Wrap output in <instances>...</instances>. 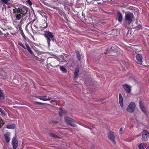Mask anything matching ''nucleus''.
Returning <instances> with one entry per match:
<instances>
[{
	"label": "nucleus",
	"mask_w": 149,
	"mask_h": 149,
	"mask_svg": "<svg viewBox=\"0 0 149 149\" xmlns=\"http://www.w3.org/2000/svg\"><path fill=\"white\" fill-rule=\"evenodd\" d=\"M13 6L14 9H13V13L15 16L16 20H19L24 15H26L29 9L27 7L22 6L20 7L17 5H13Z\"/></svg>",
	"instance_id": "1"
},
{
	"label": "nucleus",
	"mask_w": 149,
	"mask_h": 149,
	"mask_svg": "<svg viewBox=\"0 0 149 149\" xmlns=\"http://www.w3.org/2000/svg\"><path fill=\"white\" fill-rule=\"evenodd\" d=\"M44 33V36L46 38L49 45H50L51 40L54 42H56V40L52 33L49 31H45Z\"/></svg>",
	"instance_id": "2"
},
{
	"label": "nucleus",
	"mask_w": 149,
	"mask_h": 149,
	"mask_svg": "<svg viewBox=\"0 0 149 149\" xmlns=\"http://www.w3.org/2000/svg\"><path fill=\"white\" fill-rule=\"evenodd\" d=\"M134 19V16L132 13L130 12L125 13V21L127 24L128 25L130 24Z\"/></svg>",
	"instance_id": "3"
},
{
	"label": "nucleus",
	"mask_w": 149,
	"mask_h": 149,
	"mask_svg": "<svg viewBox=\"0 0 149 149\" xmlns=\"http://www.w3.org/2000/svg\"><path fill=\"white\" fill-rule=\"evenodd\" d=\"M64 120L66 123L68 125L74 127H77V125L73 123L74 120L72 118L66 116L64 117Z\"/></svg>",
	"instance_id": "4"
},
{
	"label": "nucleus",
	"mask_w": 149,
	"mask_h": 149,
	"mask_svg": "<svg viewBox=\"0 0 149 149\" xmlns=\"http://www.w3.org/2000/svg\"><path fill=\"white\" fill-rule=\"evenodd\" d=\"M35 21V20L34 19L29 22V24L31 23V29L33 32V31L36 32L38 31L39 29L38 27V22L36 21V22H34Z\"/></svg>",
	"instance_id": "5"
},
{
	"label": "nucleus",
	"mask_w": 149,
	"mask_h": 149,
	"mask_svg": "<svg viewBox=\"0 0 149 149\" xmlns=\"http://www.w3.org/2000/svg\"><path fill=\"white\" fill-rule=\"evenodd\" d=\"M107 135L109 139L114 144H115L116 142L115 139V136L113 132L112 131H109Z\"/></svg>",
	"instance_id": "6"
},
{
	"label": "nucleus",
	"mask_w": 149,
	"mask_h": 149,
	"mask_svg": "<svg viewBox=\"0 0 149 149\" xmlns=\"http://www.w3.org/2000/svg\"><path fill=\"white\" fill-rule=\"evenodd\" d=\"M18 44L19 46H21L24 49H25L26 48L30 54H33L31 48L27 43H26L25 44L26 47H25V46L22 44V43L20 42H18Z\"/></svg>",
	"instance_id": "7"
},
{
	"label": "nucleus",
	"mask_w": 149,
	"mask_h": 149,
	"mask_svg": "<svg viewBox=\"0 0 149 149\" xmlns=\"http://www.w3.org/2000/svg\"><path fill=\"white\" fill-rule=\"evenodd\" d=\"M135 107V103H130L127 108V111L128 112L132 113L134 111Z\"/></svg>",
	"instance_id": "8"
},
{
	"label": "nucleus",
	"mask_w": 149,
	"mask_h": 149,
	"mask_svg": "<svg viewBox=\"0 0 149 149\" xmlns=\"http://www.w3.org/2000/svg\"><path fill=\"white\" fill-rule=\"evenodd\" d=\"M12 145L13 149H15L18 146V142L15 137H13L12 141Z\"/></svg>",
	"instance_id": "9"
},
{
	"label": "nucleus",
	"mask_w": 149,
	"mask_h": 149,
	"mask_svg": "<svg viewBox=\"0 0 149 149\" xmlns=\"http://www.w3.org/2000/svg\"><path fill=\"white\" fill-rule=\"evenodd\" d=\"M136 58L137 61V62L138 63L143 65L142 63V56L141 55L138 54L136 55Z\"/></svg>",
	"instance_id": "10"
},
{
	"label": "nucleus",
	"mask_w": 149,
	"mask_h": 149,
	"mask_svg": "<svg viewBox=\"0 0 149 149\" xmlns=\"http://www.w3.org/2000/svg\"><path fill=\"white\" fill-rule=\"evenodd\" d=\"M123 86L127 93H129L130 92L131 87L129 85L125 84L123 85Z\"/></svg>",
	"instance_id": "11"
},
{
	"label": "nucleus",
	"mask_w": 149,
	"mask_h": 149,
	"mask_svg": "<svg viewBox=\"0 0 149 149\" xmlns=\"http://www.w3.org/2000/svg\"><path fill=\"white\" fill-rule=\"evenodd\" d=\"M38 98L41 100L44 101H49L51 99V98L47 97L46 96H39L38 97Z\"/></svg>",
	"instance_id": "12"
},
{
	"label": "nucleus",
	"mask_w": 149,
	"mask_h": 149,
	"mask_svg": "<svg viewBox=\"0 0 149 149\" xmlns=\"http://www.w3.org/2000/svg\"><path fill=\"white\" fill-rule=\"evenodd\" d=\"M10 133L7 132L4 134V136L5 139V141L7 143L9 142L10 140Z\"/></svg>",
	"instance_id": "13"
},
{
	"label": "nucleus",
	"mask_w": 149,
	"mask_h": 149,
	"mask_svg": "<svg viewBox=\"0 0 149 149\" xmlns=\"http://www.w3.org/2000/svg\"><path fill=\"white\" fill-rule=\"evenodd\" d=\"M117 14L118 20L119 22L121 23L122 21V19H123L122 15L120 12H118Z\"/></svg>",
	"instance_id": "14"
},
{
	"label": "nucleus",
	"mask_w": 149,
	"mask_h": 149,
	"mask_svg": "<svg viewBox=\"0 0 149 149\" xmlns=\"http://www.w3.org/2000/svg\"><path fill=\"white\" fill-rule=\"evenodd\" d=\"M4 98V95L3 93V91L1 90H0V102H2V100Z\"/></svg>",
	"instance_id": "15"
},
{
	"label": "nucleus",
	"mask_w": 149,
	"mask_h": 149,
	"mask_svg": "<svg viewBox=\"0 0 149 149\" xmlns=\"http://www.w3.org/2000/svg\"><path fill=\"white\" fill-rule=\"evenodd\" d=\"M139 106L140 107L141 109V110L142 111L143 113H145L146 114V109H145L144 106L143 104L142 103H139Z\"/></svg>",
	"instance_id": "16"
},
{
	"label": "nucleus",
	"mask_w": 149,
	"mask_h": 149,
	"mask_svg": "<svg viewBox=\"0 0 149 149\" xmlns=\"http://www.w3.org/2000/svg\"><path fill=\"white\" fill-rule=\"evenodd\" d=\"M67 111L66 110H62L58 114L59 116L61 117H63L64 115H65Z\"/></svg>",
	"instance_id": "17"
},
{
	"label": "nucleus",
	"mask_w": 149,
	"mask_h": 149,
	"mask_svg": "<svg viewBox=\"0 0 149 149\" xmlns=\"http://www.w3.org/2000/svg\"><path fill=\"white\" fill-rule=\"evenodd\" d=\"M15 127V124H13L11 125H8L6 126V128L9 129H14Z\"/></svg>",
	"instance_id": "18"
},
{
	"label": "nucleus",
	"mask_w": 149,
	"mask_h": 149,
	"mask_svg": "<svg viewBox=\"0 0 149 149\" xmlns=\"http://www.w3.org/2000/svg\"><path fill=\"white\" fill-rule=\"evenodd\" d=\"M79 72V69L78 68H76L75 69V71L74 72V76L75 77L77 78Z\"/></svg>",
	"instance_id": "19"
},
{
	"label": "nucleus",
	"mask_w": 149,
	"mask_h": 149,
	"mask_svg": "<svg viewBox=\"0 0 149 149\" xmlns=\"http://www.w3.org/2000/svg\"><path fill=\"white\" fill-rule=\"evenodd\" d=\"M76 53L77 54V57L78 60L79 61H80L81 60V55L79 53V51H76Z\"/></svg>",
	"instance_id": "20"
},
{
	"label": "nucleus",
	"mask_w": 149,
	"mask_h": 149,
	"mask_svg": "<svg viewBox=\"0 0 149 149\" xmlns=\"http://www.w3.org/2000/svg\"><path fill=\"white\" fill-rule=\"evenodd\" d=\"M49 136H50L53 137L54 138H59V137L57 135H55L54 134L52 133H50L49 134Z\"/></svg>",
	"instance_id": "21"
},
{
	"label": "nucleus",
	"mask_w": 149,
	"mask_h": 149,
	"mask_svg": "<svg viewBox=\"0 0 149 149\" xmlns=\"http://www.w3.org/2000/svg\"><path fill=\"white\" fill-rule=\"evenodd\" d=\"M143 135L149 137V133L147 130H144L143 131Z\"/></svg>",
	"instance_id": "22"
},
{
	"label": "nucleus",
	"mask_w": 149,
	"mask_h": 149,
	"mask_svg": "<svg viewBox=\"0 0 149 149\" xmlns=\"http://www.w3.org/2000/svg\"><path fill=\"white\" fill-rule=\"evenodd\" d=\"M60 69L63 72H67L66 69L63 67L61 66L60 68Z\"/></svg>",
	"instance_id": "23"
},
{
	"label": "nucleus",
	"mask_w": 149,
	"mask_h": 149,
	"mask_svg": "<svg viewBox=\"0 0 149 149\" xmlns=\"http://www.w3.org/2000/svg\"><path fill=\"white\" fill-rule=\"evenodd\" d=\"M68 63H69L70 64V65L71 66H72L74 65V64L73 63V60L72 59H70Z\"/></svg>",
	"instance_id": "24"
},
{
	"label": "nucleus",
	"mask_w": 149,
	"mask_h": 149,
	"mask_svg": "<svg viewBox=\"0 0 149 149\" xmlns=\"http://www.w3.org/2000/svg\"><path fill=\"white\" fill-rule=\"evenodd\" d=\"M119 102H123V97L121 93L119 94Z\"/></svg>",
	"instance_id": "25"
},
{
	"label": "nucleus",
	"mask_w": 149,
	"mask_h": 149,
	"mask_svg": "<svg viewBox=\"0 0 149 149\" xmlns=\"http://www.w3.org/2000/svg\"><path fill=\"white\" fill-rule=\"evenodd\" d=\"M20 34L23 38L25 40H26L28 38L25 35L23 31H21Z\"/></svg>",
	"instance_id": "26"
},
{
	"label": "nucleus",
	"mask_w": 149,
	"mask_h": 149,
	"mask_svg": "<svg viewBox=\"0 0 149 149\" xmlns=\"http://www.w3.org/2000/svg\"><path fill=\"white\" fill-rule=\"evenodd\" d=\"M43 24V25L41 26H40L42 28L46 29L48 26V24L46 22H45Z\"/></svg>",
	"instance_id": "27"
},
{
	"label": "nucleus",
	"mask_w": 149,
	"mask_h": 149,
	"mask_svg": "<svg viewBox=\"0 0 149 149\" xmlns=\"http://www.w3.org/2000/svg\"><path fill=\"white\" fill-rule=\"evenodd\" d=\"M148 136H146L143 135V134H142V139L143 141H146L147 139V137Z\"/></svg>",
	"instance_id": "28"
},
{
	"label": "nucleus",
	"mask_w": 149,
	"mask_h": 149,
	"mask_svg": "<svg viewBox=\"0 0 149 149\" xmlns=\"http://www.w3.org/2000/svg\"><path fill=\"white\" fill-rule=\"evenodd\" d=\"M0 112L5 116L6 115V112L1 108H0Z\"/></svg>",
	"instance_id": "29"
},
{
	"label": "nucleus",
	"mask_w": 149,
	"mask_h": 149,
	"mask_svg": "<svg viewBox=\"0 0 149 149\" xmlns=\"http://www.w3.org/2000/svg\"><path fill=\"white\" fill-rule=\"evenodd\" d=\"M4 124L3 121L1 118H0V127H1V126H3Z\"/></svg>",
	"instance_id": "30"
},
{
	"label": "nucleus",
	"mask_w": 149,
	"mask_h": 149,
	"mask_svg": "<svg viewBox=\"0 0 149 149\" xmlns=\"http://www.w3.org/2000/svg\"><path fill=\"white\" fill-rule=\"evenodd\" d=\"M41 15L42 17H44L46 19H47V16L45 13L43 12V13H42L41 14Z\"/></svg>",
	"instance_id": "31"
},
{
	"label": "nucleus",
	"mask_w": 149,
	"mask_h": 149,
	"mask_svg": "<svg viewBox=\"0 0 149 149\" xmlns=\"http://www.w3.org/2000/svg\"><path fill=\"white\" fill-rule=\"evenodd\" d=\"M138 147L139 149H145L142 143H141L139 145Z\"/></svg>",
	"instance_id": "32"
},
{
	"label": "nucleus",
	"mask_w": 149,
	"mask_h": 149,
	"mask_svg": "<svg viewBox=\"0 0 149 149\" xmlns=\"http://www.w3.org/2000/svg\"><path fill=\"white\" fill-rule=\"evenodd\" d=\"M26 2L30 6L32 5V2L30 0H27L26 1Z\"/></svg>",
	"instance_id": "33"
},
{
	"label": "nucleus",
	"mask_w": 149,
	"mask_h": 149,
	"mask_svg": "<svg viewBox=\"0 0 149 149\" xmlns=\"http://www.w3.org/2000/svg\"><path fill=\"white\" fill-rule=\"evenodd\" d=\"M142 28L141 25H139L137 26L136 27V29L139 30Z\"/></svg>",
	"instance_id": "34"
},
{
	"label": "nucleus",
	"mask_w": 149,
	"mask_h": 149,
	"mask_svg": "<svg viewBox=\"0 0 149 149\" xmlns=\"http://www.w3.org/2000/svg\"><path fill=\"white\" fill-rule=\"evenodd\" d=\"M136 102H141L142 101L141 100V99L140 97H138L137 99V100L135 101Z\"/></svg>",
	"instance_id": "35"
},
{
	"label": "nucleus",
	"mask_w": 149,
	"mask_h": 149,
	"mask_svg": "<svg viewBox=\"0 0 149 149\" xmlns=\"http://www.w3.org/2000/svg\"><path fill=\"white\" fill-rule=\"evenodd\" d=\"M37 11L38 12L40 13V15L41 14H42V13H43V11L42 10H38Z\"/></svg>",
	"instance_id": "36"
},
{
	"label": "nucleus",
	"mask_w": 149,
	"mask_h": 149,
	"mask_svg": "<svg viewBox=\"0 0 149 149\" xmlns=\"http://www.w3.org/2000/svg\"><path fill=\"white\" fill-rule=\"evenodd\" d=\"M90 126H91V127H92L93 129L96 130V129L95 128V125H94L92 124H90Z\"/></svg>",
	"instance_id": "37"
},
{
	"label": "nucleus",
	"mask_w": 149,
	"mask_h": 149,
	"mask_svg": "<svg viewBox=\"0 0 149 149\" xmlns=\"http://www.w3.org/2000/svg\"><path fill=\"white\" fill-rule=\"evenodd\" d=\"M104 101V99H101L99 100V101H96V102H103Z\"/></svg>",
	"instance_id": "38"
},
{
	"label": "nucleus",
	"mask_w": 149,
	"mask_h": 149,
	"mask_svg": "<svg viewBox=\"0 0 149 149\" xmlns=\"http://www.w3.org/2000/svg\"><path fill=\"white\" fill-rule=\"evenodd\" d=\"M52 123L53 124H57L58 123V122L56 121H53Z\"/></svg>",
	"instance_id": "39"
},
{
	"label": "nucleus",
	"mask_w": 149,
	"mask_h": 149,
	"mask_svg": "<svg viewBox=\"0 0 149 149\" xmlns=\"http://www.w3.org/2000/svg\"><path fill=\"white\" fill-rule=\"evenodd\" d=\"M29 24V23H27V25H26V31H27L28 32V31H29L28 30V29L26 28L28 26Z\"/></svg>",
	"instance_id": "40"
},
{
	"label": "nucleus",
	"mask_w": 149,
	"mask_h": 149,
	"mask_svg": "<svg viewBox=\"0 0 149 149\" xmlns=\"http://www.w3.org/2000/svg\"><path fill=\"white\" fill-rule=\"evenodd\" d=\"M123 131V128L122 127H121L120 129V130H119V133L120 134H121L122 133V132Z\"/></svg>",
	"instance_id": "41"
},
{
	"label": "nucleus",
	"mask_w": 149,
	"mask_h": 149,
	"mask_svg": "<svg viewBox=\"0 0 149 149\" xmlns=\"http://www.w3.org/2000/svg\"><path fill=\"white\" fill-rule=\"evenodd\" d=\"M123 103H120V106L121 107H123Z\"/></svg>",
	"instance_id": "42"
},
{
	"label": "nucleus",
	"mask_w": 149,
	"mask_h": 149,
	"mask_svg": "<svg viewBox=\"0 0 149 149\" xmlns=\"http://www.w3.org/2000/svg\"><path fill=\"white\" fill-rule=\"evenodd\" d=\"M36 103L37 104H38L40 105H43L44 104V103Z\"/></svg>",
	"instance_id": "43"
},
{
	"label": "nucleus",
	"mask_w": 149,
	"mask_h": 149,
	"mask_svg": "<svg viewBox=\"0 0 149 149\" xmlns=\"http://www.w3.org/2000/svg\"><path fill=\"white\" fill-rule=\"evenodd\" d=\"M95 147L93 146L91 147V148L92 149H95Z\"/></svg>",
	"instance_id": "44"
},
{
	"label": "nucleus",
	"mask_w": 149,
	"mask_h": 149,
	"mask_svg": "<svg viewBox=\"0 0 149 149\" xmlns=\"http://www.w3.org/2000/svg\"><path fill=\"white\" fill-rule=\"evenodd\" d=\"M59 109L61 110V111H62V110H63V108H62V107H60L59 108Z\"/></svg>",
	"instance_id": "45"
},
{
	"label": "nucleus",
	"mask_w": 149,
	"mask_h": 149,
	"mask_svg": "<svg viewBox=\"0 0 149 149\" xmlns=\"http://www.w3.org/2000/svg\"><path fill=\"white\" fill-rule=\"evenodd\" d=\"M8 8H10V6H8Z\"/></svg>",
	"instance_id": "46"
},
{
	"label": "nucleus",
	"mask_w": 149,
	"mask_h": 149,
	"mask_svg": "<svg viewBox=\"0 0 149 149\" xmlns=\"http://www.w3.org/2000/svg\"><path fill=\"white\" fill-rule=\"evenodd\" d=\"M146 149H149V146Z\"/></svg>",
	"instance_id": "47"
},
{
	"label": "nucleus",
	"mask_w": 149,
	"mask_h": 149,
	"mask_svg": "<svg viewBox=\"0 0 149 149\" xmlns=\"http://www.w3.org/2000/svg\"><path fill=\"white\" fill-rule=\"evenodd\" d=\"M90 130H91L92 129V128H91V127L89 128Z\"/></svg>",
	"instance_id": "48"
},
{
	"label": "nucleus",
	"mask_w": 149,
	"mask_h": 149,
	"mask_svg": "<svg viewBox=\"0 0 149 149\" xmlns=\"http://www.w3.org/2000/svg\"><path fill=\"white\" fill-rule=\"evenodd\" d=\"M130 102L132 103V102H133L132 101V102Z\"/></svg>",
	"instance_id": "49"
},
{
	"label": "nucleus",
	"mask_w": 149,
	"mask_h": 149,
	"mask_svg": "<svg viewBox=\"0 0 149 149\" xmlns=\"http://www.w3.org/2000/svg\"><path fill=\"white\" fill-rule=\"evenodd\" d=\"M125 27H126V25H125Z\"/></svg>",
	"instance_id": "50"
},
{
	"label": "nucleus",
	"mask_w": 149,
	"mask_h": 149,
	"mask_svg": "<svg viewBox=\"0 0 149 149\" xmlns=\"http://www.w3.org/2000/svg\"><path fill=\"white\" fill-rule=\"evenodd\" d=\"M36 102L38 103V102Z\"/></svg>",
	"instance_id": "51"
},
{
	"label": "nucleus",
	"mask_w": 149,
	"mask_h": 149,
	"mask_svg": "<svg viewBox=\"0 0 149 149\" xmlns=\"http://www.w3.org/2000/svg\"><path fill=\"white\" fill-rule=\"evenodd\" d=\"M54 8H55V9H56L55 7H54Z\"/></svg>",
	"instance_id": "52"
}]
</instances>
